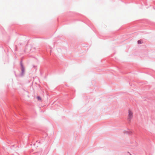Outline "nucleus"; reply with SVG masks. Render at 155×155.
<instances>
[{"label":"nucleus","mask_w":155,"mask_h":155,"mask_svg":"<svg viewBox=\"0 0 155 155\" xmlns=\"http://www.w3.org/2000/svg\"><path fill=\"white\" fill-rule=\"evenodd\" d=\"M128 113V119L129 120H131L133 117V113L130 110H129Z\"/></svg>","instance_id":"nucleus-1"},{"label":"nucleus","mask_w":155,"mask_h":155,"mask_svg":"<svg viewBox=\"0 0 155 155\" xmlns=\"http://www.w3.org/2000/svg\"><path fill=\"white\" fill-rule=\"evenodd\" d=\"M37 99L38 100H39V101H41V98L39 96H38L37 97Z\"/></svg>","instance_id":"nucleus-2"},{"label":"nucleus","mask_w":155,"mask_h":155,"mask_svg":"<svg viewBox=\"0 0 155 155\" xmlns=\"http://www.w3.org/2000/svg\"><path fill=\"white\" fill-rule=\"evenodd\" d=\"M142 42V41L141 40H139L138 41V43L139 44H141Z\"/></svg>","instance_id":"nucleus-3"},{"label":"nucleus","mask_w":155,"mask_h":155,"mask_svg":"<svg viewBox=\"0 0 155 155\" xmlns=\"http://www.w3.org/2000/svg\"><path fill=\"white\" fill-rule=\"evenodd\" d=\"M130 155H131V154H130Z\"/></svg>","instance_id":"nucleus-4"}]
</instances>
